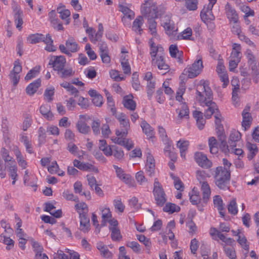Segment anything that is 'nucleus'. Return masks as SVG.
<instances>
[{
    "instance_id": "nucleus-1",
    "label": "nucleus",
    "mask_w": 259,
    "mask_h": 259,
    "mask_svg": "<svg viewBox=\"0 0 259 259\" xmlns=\"http://www.w3.org/2000/svg\"><path fill=\"white\" fill-rule=\"evenodd\" d=\"M205 106H207L208 108L204 112V116L206 118H210L213 114H214V116L215 118V131L216 134L220 141H222V145L224 146V150H226L227 148H225L226 145V135L225 134V131L224 126L222 124L223 120V117L220 114L218 106L214 102H212Z\"/></svg>"
},
{
    "instance_id": "nucleus-2",
    "label": "nucleus",
    "mask_w": 259,
    "mask_h": 259,
    "mask_svg": "<svg viewBox=\"0 0 259 259\" xmlns=\"http://www.w3.org/2000/svg\"><path fill=\"white\" fill-rule=\"evenodd\" d=\"M225 167L219 166L216 168L214 174V181L216 185L220 189H228V184L230 180V173L229 168L231 163L226 159H223Z\"/></svg>"
},
{
    "instance_id": "nucleus-3",
    "label": "nucleus",
    "mask_w": 259,
    "mask_h": 259,
    "mask_svg": "<svg viewBox=\"0 0 259 259\" xmlns=\"http://www.w3.org/2000/svg\"><path fill=\"white\" fill-rule=\"evenodd\" d=\"M204 68L202 57L198 56L193 63L188 65L180 76V79L183 82L188 78H193L199 75Z\"/></svg>"
},
{
    "instance_id": "nucleus-4",
    "label": "nucleus",
    "mask_w": 259,
    "mask_h": 259,
    "mask_svg": "<svg viewBox=\"0 0 259 259\" xmlns=\"http://www.w3.org/2000/svg\"><path fill=\"white\" fill-rule=\"evenodd\" d=\"M196 99L202 106H205L212 102V93L210 88L202 81L198 85Z\"/></svg>"
},
{
    "instance_id": "nucleus-5",
    "label": "nucleus",
    "mask_w": 259,
    "mask_h": 259,
    "mask_svg": "<svg viewBox=\"0 0 259 259\" xmlns=\"http://www.w3.org/2000/svg\"><path fill=\"white\" fill-rule=\"evenodd\" d=\"M141 12L146 18H157L158 16L157 7L153 0H144L141 5Z\"/></svg>"
},
{
    "instance_id": "nucleus-6",
    "label": "nucleus",
    "mask_w": 259,
    "mask_h": 259,
    "mask_svg": "<svg viewBox=\"0 0 259 259\" xmlns=\"http://www.w3.org/2000/svg\"><path fill=\"white\" fill-rule=\"evenodd\" d=\"M161 25L163 27L165 33L170 39H175L176 38L178 28L169 16H165L161 18Z\"/></svg>"
},
{
    "instance_id": "nucleus-7",
    "label": "nucleus",
    "mask_w": 259,
    "mask_h": 259,
    "mask_svg": "<svg viewBox=\"0 0 259 259\" xmlns=\"http://www.w3.org/2000/svg\"><path fill=\"white\" fill-rule=\"evenodd\" d=\"M153 194L157 204L162 206L166 201V196L162 186L157 179L154 183Z\"/></svg>"
},
{
    "instance_id": "nucleus-8",
    "label": "nucleus",
    "mask_w": 259,
    "mask_h": 259,
    "mask_svg": "<svg viewBox=\"0 0 259 259\" xmlns=\"http://www.w3.org/2000/svg\"><path fill=\"white\" fill-rule=\"evenodd\" d=\"M59 49L62 53L70 55V52H77L79 50V47L74 39L70 37L66 40V46L64 45H60Z\"/></svg>"
},
{
    "instance_id": "nucleus-9",
    "label": "nucleus",
    "mask_w": 259,
    "mask_h": 259,
    "mask_svg": "<svg viewBox=\"0 0 259 259\" xmlns=\"http://www.w3.org/2000/svg\"><path fill=\"white\" fill-rule=\"evenodd\" d=\"M113 167L115 169L117 177L120 180L130 187H134L135 186L134 180L130 175L126 174L122 168L117 165H114Z\"/></svg>"
},
{
    "instance_id": "nucleus-10",
    "label": "nucleus",
    "mask_w": 259,
    "mask_h": 259,
    "mask_svg": "<svg viewBox=\"0 0 259 259\" xmlns=\"http://www.w3.org/2000/svg\"><path fill=\"white\" fill-rule=\"evenodd\" d=\"M90 119V116L87 114L80 115L76 126L78 132L82 134H88L91 130L87 122Z\"/></svg>"
},
{
    "instance_id": "nucleus-11",
    "label": "nucleus",
    "mask_w": 259,
    "mask_h": 259,
    "mask_svg": "<svg viewBox=\"0 0 259 259\" xmlns=\"http://www.w3.org/2000/svg\"><path fill=\"white\" fill-rule=\"evenodd\" d=\"M232 25V31L233 33L238 35L240 40L244 41L247 45L252 47H255L254 44L243 33L241 32V29L240 24L238 22L230 23Z\"/></svg>"
},
{
    "instance_id": "nucleus-12",
    "label": "nucleus",
    "mask_w": 259,
    "mask_h": 259,
    "mask_svg": "<svg viewBox=\"0 0 259 259\" xmlns=\"http://www.w3.org/2000/svg\"><path fill=\"white\" fill-rule=\"evenodd\" d=\"M217 71L220 77L221 80L223 82V87L226 88L228 85L229 81L226 68L224 65V62L222 60H218L217 66Z\"/></svg>"
},
{
    "instance_id": "nucleus-13",
    "label": "nucleus",
    "mask_w": 259,
    "mask_h": 259,
    "mask_svg": "<svg viewBox=\"0 0 259 259\" xmlns=\"http://www.w3.org/2000/svg\"><path fill=\"white\" fill-rule=\"evenodd\" d=\"M128 60V53L125 48H122L121 50L120 61L124 73L127 74H130L131 72V66L129 64Z\"/></svg>"
},
{
    "instance_id": "nucleus-14",
    "label": "nucleus",
    "mask_w": 259,
    "mask_h": 259,
    "mask_svg": "<svg viewBox=\"0 0 259 259\" xmlns=\"http://www.w3.org/2000/svg\"><path fill=\"white\" fill-rule=\"evenodd\" d=\"M209 234L213 239L215 240H221L226 245H230L234 242V240L232 238L226 237L215 228H211L210 229Z\"/></svg>"
},
{
    "instance_id": "nucleus-15",
    "label": "nucleus",
    "mask_w": 259,
    "mask_h": 259,
    "mask_svg": "<svg viewBox=\"0 0 259 259\" xmlns=\"http://www.w3.org/2000/svg\"><path fill=\"white\" fill-rule=\"evenodd\" d=\"M151 64L160 70L167 71L169 69V66L166 63L165 54L161 55L160 53L158 56L152 58Z\"/></svg>"
},
{
    "instance_id": "nucleus-16",
    "label": "nucleus",
    "mask_w": 259,
    "mask_h": 259,
    "mask_svg": "<svg viewBox=\"0 0 259 259\" xmlns=\"http://www.w3.org/2000/svg\"><path fill=\"white\" fill-rule=\"evenodd\" d=\"M194 159L196 163L203 168H209L212 166L211 162L207 156L201 152H196L194 154Z\"/></svg>"
},
{
    "instance_id": "nucleus-17",
    "label": "nucleus",
    "mask_w": 259,
    "mask_h": 259,
    "mask_svg": "<svg viewBox=\"0 0 259 259\" xmlns=\"http://www.w3.org/2000/svg\"><path fill=\"white\" fill-rule=\"evenodd\" d=\"M66 63V59L63 56H52L49 62V64L52 65L54 69L58 72L61 71Z\"/></svg>"
},
{
    "instance_id": "nucleus-18",
    "label": "nucleus",
    "mask_w": 259,
    "mask_h": 259,
    "mask_svg": "<svg viewBox=\"0 0 259 259\" xmlns=\"http://www.w3.org/2000/svg\"><path fill=\"white\" fill-rule=\"evenodd\" d=\"M1 155L2 158L5 161V163L3 162L0 163V169L1 170H6V168L11 165L15 164V161L12 157L10 156L8 151L4 148H2L1 150Z\"/></svg>"
},
{
    "instance_id": "nucleus-19",
    "label": "nucleus",
    "mask_w": 259,
    "mask_h": 259,
    "mask_svg": "<svg viewBox=\"0 0 259 259\" xmlns=\"http://www.w3.org/2000/svg\"><path fill=\"white\" fill-rule=\"evenodd\" d=\"M213 8L204 6L200 13V17L201 20L206 24L208 25L214 20L212 10Z\"/></svg>"
},
{
    "instance_id": "nucleus-20",
    "label": "nucleus",
    "mask_w": 259,
    "mask_h": 259,
    "mask_svg": "<svg viewBox=\"0 0 259 259\" xmlns=\"http://www.w3.org/2000/svg\"><path fill=\"white\" fill-rule=\"evenodd\" d=\"M73 164L74 167H76L81 170L94 172L95 173H98L99 171L96 167L88 162H81L77 159H74L73 161Z\"/></svg>"
},
{
    "instance_id": "nucleus-21",
    "label": "nucleus",
    "mask_w": 259,
    "mask_h": 259,
    "mask_svg": "<svg viewBox=\"0 0 259 259\" xmlns=\"http://www.w3.org/2000/svg\"><path fill=\"white\" fill-rule=\"evenodd\" d=\"M231 232L234 236L237 237V241L241 247L245 250L248 251L249 245L244 235L243 229H238L236 231L232 230Z\"/></svg>"
},
{
    "instance_id": "nucleus-22",
    "label": "nucleus",
    "mask_w": 259,
    "mask_h": 259,
    "mask_svg": "<svg viewBox=\"0 0 259 259\" xmlns=\"http://www.w3.org/2000/svg\"><path fill=\"white\" fill-rule=\"evenodd\" d=\"M225 13L229 23L238 21V15L234 7L227 3L225 6Z\"/></svg>"
},
{
    "instance_id": "nucleus-23",
    "label": "nucleus",
    "mask_w": 259,
    "mask_h": 259,
    "mask_svg": "<svg viewBox=\"0 0 259 259\" xmlns=\"http://www.w3.org/2000/svg\"><path fill=\"white\" fill-rule=\"evenodd\" d=\"M249 107H247L243 110L242 113V121L241 125L244 131L250 127L252 121V118L249 113Z\"/></svg>"
},
{
    "instance_id": "nucleus-24",
    "label": "nucleus",
    "mask_w": 259,
    "mask_h": 259,
    "mask_svg": "<svg viewBox=\"0 0 259 259\" xmlns=\"http://www.w3.org/2000/svg\"><path fill=\"white\" fill-rule=\"evenodd\" d=\"M88 94L92 99L93 104L97 107H101L103 104V98L96 90L90 89Z\"/></svg>"
},
{
    "instance_id": "nucleus-25",
    "label": "nucleus",
    "mask_w": 259,
    "mask_h": 259,
    "mask_svg": "<svg viewBox=\"0 0 259 259\" xmlns=\"http://www.w3.org/2000/svg\"><path fill=\"white\" fill-rule=\"evenodd\" d=\"M145 169L147 172L150 176H152L155 169V161L153 155L150 153H146V162Z\"/></svg>"
},
{
    "instance_id": "nucleus-26",
    "label": "nucleus",
    "mask_w": 259,
    "mask_h": 259,
    "mask_svg": "<svg viewBox=\"0 0 259 259\" xmlns=\"http://www.w3.org/2000/svg\"><path fill=\"white\" fill-rule=\"evenodd\" d=\"M176 112L178 114L177 123H180L182 120L189 119V111L186 103H182L180 108L177 109Z\"/></svg>"
},
{
    "instance_id": "nucleus-27",
    "label": "nucleus",
    "mask_w": 259,
    "mask_h": 259,
    "mask_svg": "<svg viewBox=\"0 0 259 259\" xmlns=\"http://www.w3.org/2000/svg\"><path fill=\"white\" fill-rule=\"evenodd\" d=\"M140 126L143 133L146 136L148 139H151L154 137L155 132L154 128L145 120H142L140 123Z\"/></svg>"
},
{
    "instance_id": "nucleus-28",
    "label": "nucleus",
    "mask_w": 259,
    "mask_h": 259,
    "mask_svg": "<svg viewBox=\"0 0 259 259\" xmlns=\"http://www.w3.org/2000/svg\"><path fill=\"white\" fill-rule=\"evenodd\" d=\"M112 140L114 143L124 146L128 150L134 146L133 142L130 139H126V137L117 136L113 138Z\"/></svg>"
},
{
    "instance_id": "nucleus-29",
    "label": "nucleus",
    "mask_w": 259,
    "mask_h": 259,
    "mask_svg": "<svg viewBox=\"0 0 259 259\" xmlns=\"http://www.w3.org/2000/svg\"><path fill=\"white\" fill-rule=\"evenodd\" d=\"M189 146V142L184 139H181L177 141V147L179 149L181 157L186 159V153Z\"/></svg>"
},
{
    "instance_id": "nucleus-30",
    "label": "nucleus",
    "mask_w": 259,
    "mask_h": 259,
    "mask_svg": "<svg viewBox=\"0 0 259 259\" xmlns=\"http://www.w3.org/2000/svg\"><path fill=\"white\" fill-rule=\"evenodd\" d=\"M96 247L100 251V254L106 259H111L113 257V253L109 251L107 245L103 242L99 241L97 242Z\"/></svg>"
},
{
    "instance_id": "nucleus-31",
    "label": "nucleus",
    "mask_w": 259,
    "mask_h": 259,
    "mask_svg": "<svg viewBox=\"0 0 259 259\" xmlns=\"http://www.w3.org/2000/svg\"><path fill=\"white\" fill-rule=\"evenodd\" d=\"M57 12L60 14V18L65 21L66 24L70 23V12L65 9V7L62 4H60L57 9Z\"/></svg>"
},
{
    "instance_id": "nucleus-32",
    "label": "nucleus",
    "mask_w": 259,
    "mask_h": 259,
    "mask_svg": "<svg viewBox=\"0 0 259 259\" xmlns=\"http://www.w3.org/2000/svg\"><path fill=\"white\" fill-rule=\"evenodd\" d=\"M120 128L116 131V136L126 137L130 128L128 119L119 122Z\"/></svg>"
},
{
    "instance_id": "nucleus-33",
    "label": "nucleus",
    "mask_w": 259,
    "mask_h": 259,
    "mask_svg": "<svg viewBox=\"0 0 259 259\" xmlns=\"http://www.w3.org/2000/svg\"><path fill=\"white\" fill-rule=\"evenodd\" d=\"M165 147L164 148V155L169 157L171 160H176L177 158L176 154L171 151L172 149V142L169 140H166V141H164Z\"/></svg>"
},
{
    "instance_id": "nucleus-34",
    "label": "nucleus",
    "mask_w": 259,
    "mask_h": 259,
    "mask_svg": "<svg viewBox=\"0 0 259 259\" xmlns=\"http://www.w3.org/2000/svg\"><path fill=\"white\" fill-rule=\"evenodd\" d=\"M150 45V56L151 58H153L158 56V54L161 53V55L164 54L163 48L160 46H156L153 42L152 39L149 41Z\"/></svg>"
},
{
    "instance_id": "nucleus-35",
    "label": "nucleus",
    "mask_w": 259,
    "mask_h": 259,
    "mask_svg": "<svg viewBox=\"0 0 259 259\" xmlns=\"http://www.w3.org/2000/svg\"><path fill=\"white\" fill-rule=\"evenodd\" d=\"M119 11H121L124 15V16L122 18V21L123 23L125 24V21L127 19L132 20L134 18V12L126 7L125 6L123 5H119Z\"/></svg>"
},
{
    "instance_id": "nucleus-36",
    "label": "nucleus",
    "mask_w": 259,
    "mask_h": 259,
    "mask_svg": "<svg viewBox=\"0 0 259 259\" xmlns=\"http://www.w3.org/2000/svg\"><path fill=\"white\" fill-rule=\"evenodd\" d=\"M41 79H37L32 82L30 83L26 89L27 94L32 96L37 91L41 85Z\"/></svg>"
},
{
    "instance_id": "nucleus-37",
    "label": "nucleus",
    "mask_w": 259,
    "mask_h": 259,
    "mask_svg": "<svg viewBox=\"0 0 259 259\" xmlns=\"http://www.w3.org/2000/svg\"><path fill=\"white\" fill-rule=\"evenodd\" d=\"M79 229L84 232L87 233L90 229V224L89 218L85 215H81L79 217Z\"/></svg>"
},
{
    "instance_id": "nucleus-38",
    "label": "nucleus",
    "mask_w": 259,
    "mask_h": 259,
    "mask_svg": "<svg viewBox=\"0 0 259 259\" xmlns=\"http://www.w3.org/2000/svg\"><path fill=\"white\" fill-rule=\"evenodd\" d=\"M143 17L141 16H138L133 22L132 25L133 30L137 33L141 34L143 32L142 26L143 25Z\"/></svg>"
},
{
    "instance_id": "nucleus-39",
    "label": "nucleus",
    "mask_w": 259,
    "mask_h": 259,
    "mask_svg": "<svg viewBox=\"0 0 259 259\" xmlns=\"http://www.w3.org/2000/svg\"><path fill=\"white\" fill-rule=\"evenodd\" d=\"M14 19L16 28L20 30L22 28L23 12L20 9H16L14 11Z\"/></svg>"
},
{
    "instance_id": "nucleus-40",
    "label": "nucleus",
    "mask_w": 259,
    "mask_h": 259,
    "mask_svg": "<svg viewBox=\"0 0 259 259\" xmlns=\"http://www.w3.org/2000/svg\"><path fill=\"white\" fill-rule=\"evenodd\" d=\"M213 204L215 207L219 210L221 216H225L224 205L222 198L219 195H215L213 199Z\"/></svg>"
},
{
    "instance_id": "nucleus-41",
    "label": "nucleus",
    "mask_w": 259,
    "mask_h": 259,
    "mask_svg": "<svg viewBox=\"0 0 259 259\" xmlns=\"http://www.w3.org/2000/svg\"><path fill=\"white\" fill-rule=\"evenodd\" d=\"M40 112L44 117L48 120H53L54 115L51 112V107L48 105H42L40 107Z\"/></svg>"
},
{
    "instance_id": "nucleus-42",
    "label": "nucleus",
    "mask_w": 259,
    "mask_h": 259,
    "mask_svg": "<svg viewBox=\"0 0 259 259\" xmlns=\"http://www.w3.org/2000/svg\"><path fill=\"white\" fill-rule=\"evenodd\" d=\"M241 138V133L235 130H233L231 131L229 139V143L230 144V146H236V143L239 141Z\"/></svg>"
},
{
    "instance_id": "nucleus-43",
    "label": "nucleus",
    "mask_w": 259,
    "mask_h": 259,
    "mask_svg": "<svg viewBox=\"0 0 259 259\" xmlns=\"http://www.w3.org/2000/svg\"><path fill=\"white\" fill-rule=\"evenodd\" d=\"M208 144L210 152L212 154H215L219 151V144L217 140L214 137H210L208 139Z\"/></svg>"
},
{
    "instance_id": "nucleus-44",
    "label": "nucleus",
    "mask_w": 259,
    "mask_h": 259,
    "mask_svg": "<svg viewBox=\"0 0 259 259\" xmlns=\"http://www.w3.org/2000/svg\"><path fill=\"white\" fill-rule=\"evenodd\" d=\"M102 213V225H105L107 221L112 218V213L110 209L107 206H103L100 208Z\"/></svg>"
},
{
    "instance_id": "nucleus-45",
    "label": "nucleus",
    "mask_w": 259,
    "mask_h": 259,
    "mask_svg": "<svg viewBox=\"0 0 259 259\" xmlns=\"http://www.w3.org/2000/svg\"><path fill=\"white\" fill-rule=\"evenodd\" d=\"M123 104L126 108L131 110H134L136 107V104L133 100L132 95L125 96L123 98Z\"/></svg>"
},
{
    "instance_id": "nucleus-46",
    "label": "nucleus",
    "mask_w": 259,
    "mask_h": 259,
    "mask_svg": "<svg viewBox=\"0 0 259 259\" xmlns=\"http://www.w3.org/2000/svg\"><path fill=\"white\" fill-rule=\"evenodd\" d=\"M192 30L190 27H187L178 35H176L175 39H192Z\"/></svg>"
},
{
    "instance_id": "nucleus-47",
    "label": "nucleus",
    "mask_w": 259,
    "mask_h": 259,
    "mask_svg": "<svg viewBox=\"0 0 259 259\" xmlns=\"http://www.w3.org/2000/svg\"><path fill=\"white\" fill-rule=\"evenodd\" d=\"M190 200L192 204H197L200 201L199 192L197 189L193 188L189 193Z\"/></svg>"
},
{
    "instance_id": "nucleus-48",
    "label": "nucleus",
    "mask_w": 259,
    "mask_h": 259,
    "mask_svg": "<svg viewBox=\"0 0 259 259\" xmlns=\"http://www.w3.org/2000/svg\"><path fill=\"white\" fill-rule=\"evenodd\" d=\"M46 36L41 34H33L29 35L27 38V40L28 42L34 44L38 43L40 41H44V39H45Z\"/></svg>"
},
{
    "instance_id": "nucleus-49",
    "label": "nucleus",
    "mask_w": 259,
    "mask_h": 259,
    "mask_svg": "<svg viewBox=\"0 0 259 259\" xmlns=\"http://www.w3.org/2000/svg\"><path fill=\"white\" fill-rule=\"evenodd\" d=\"M221 141V144H220V148L225 153L231 152L234 153L235 155H238L239 156H243V151L242 149L240 148H229V146L227 145V143H226L227 146H225V148H227L226 149V150H224L223 149L224 148V146L222 145V141Z\"/></svg>"
},
{
    "instance_id": "nucleus-50",
    "label": "nucleus",
    "mask_w": 259,
    "mask_h": 259,
    "mask_svg": "<svg viewBox=\"0 0 259 259\" xmlns=\"http://www.w3.org/2000/svg\"><path fill=\"white\" fill-rule=\"evenodd\" d=\"M246 147L249 151L248 158L250 160L252 159L258 152L257 146L254 144L248 142L246 144Z\"/></svg>"
},
{
    "instance_id": "nucleus-51",
    "label": "nucleus",
    "mask_w": 259,
    "mask_h": 259,
    "mask_svg": "<svg viewBox=\"0 0 259 259\" xmlns=\"http://www.w3.org/2000/svg\"><path fill=\"white\" fill-rule=\"evenodd\" d=\"M75 208L78 213L79 215V217H80L81 215H85V213L88 211V205L83 202H78L75 205Z\"/></svg>"
},
{
    "instance_id": "nucleus-52",
    "label": "nucleus",
    "mask_w": 259,
    "mask_h": 259,
    "mask_svg": "<svg viewBox=\"0 0 259 259\" xmlns=\"http://www.w3.org/2000/svg\"><path fill=\"white\" fill-rule=\"evenodd\" d=\"M46 44L45 50L48 52H54L56 50V47L53 45V40L50 34H48L46 35V37L44 39V41Z\"/></svg>"
},
{
    "instance_id": "nucleus-53",
    "label": "nucleus",
    "mask_w": 259,
    "mask_h": 259,
    "mask_svg": "<svg viewBox=\"0 0 259 259\" xmlns=\"http://www.w3.org/2000/svg\"><path fill=\"white\" fill-rule=\"evenodd\" d=\"M201 190L203 192V199L206 202L210 195V189L209 186L206 182H202L201 184Z\"/></svg>"
},
{
    "instance_id": "nucleus-54",
    "label": "nucleus",
    "mask_w": 259,
    "mask_h": 259,
    "mask_svg": "<svg viewBox=\"0 0 259 259\" xmlns=\"http://www.w3.org/2000/svg\"><path fill=\"white\" fill-rule=\"evenodd\" d=\"M23 179L25 185L31 186L34 185L35 177L31 173L29 174L28 170H25Z\"/></svg>"
},
{
    "instance_id": "nucleus-55",
    "label": "nucleus",
    "mask_w": 259,
    "mask_h": 259,
    "mask_svg": "<svg viewBox=\"0 0 259 259\" xmlns=\"http://www.w3.org/2000/svg\"><path fill=\"white\" fill-rule=\"evenodd\" d=\"M40 70V66H36L34 67L27 73L25 77V80L28 81L36 77L39 74Z\"/></svg>"
},
{
    "instance_id": "nucleus-56",
    "label": "nucleus",
    "mask_w": 259,
    "mask_h": 259,
    "mask_svg": "<svg viewBox=\"0 0 259 259\" xmlns=\"http://www.w3.org/2000/svg\"><path fill=\"white\" fill-rule=\"evenodd\" d=\"M148 19V26L150 33L155 36L157 34V23L154 20L155 18H147Z\"/></svg>"
},
{
    "instance_id": "nucleus-57",
    "label": "nucleus",
    "mask_w": 259,
    "mask_h": 259,
    "mask_svg": "<svg viewBox=\"0 0 259 259\" xmlns=\"http://www.w3.org/2000/svg\"><path fill=\"white\" fill-rule=\"evenodd\" d=\"M241 46L238 44H234L233 45L232 51L230 57L234 59H241Z\"/></svg>"
},
{
    "instance_id": "nucleus-58",
    "label": "nucleus",
    "mask_w": 259,
    "mask_h": 259,
    "mask_svg": "<svg viewBox=\"0 0 259 259\" xmlns=\"http://www.w3.org/2000/svg\"><path fill=\"white\" fill-rule=\"evenodd\" d=\"M14 153L19 165L23 169H25L27 167V164L26 161L24 159L21 152L19 149H16Z\"/></svg>"
},
{
    "instance_id": "nucleus-59",
    "label": "nucleus",
    "mask_w": 259,
    "mask_h": 259,
    "mask_svg": "<svg viewBox=\"0 0 259 259\" xmlns=\"http://www.w3.org/2000/svg\"><path fill=\"white\" fill-rule=\"evenodd\" d=\"M170 176L174 180V184L175 188L179 191H183L184 186L181 180L172 173L170 174Z\"/></svg>"
},
{
    "instance_id": "nucleus-60",
    "label": "nucleus",
    "mask_w": 259,
    "mask_h": 259,
    "mask_svg": "<svg viewBox=\"0 0 259 259\" xmlns=\"http://www.w3.org/2000/svg\"><path fill=\"white\" fill-rule=\"evenodd\" d=\"M163 211L169 213H172L175 212H179L180 210V207L171 203H167L163 208Z\"/></svg>"
},
{
    "instance_id": "nucleus-61",
    "label": "nucleus",
    "mask_w": 259,
    "mask_h": 259,
    "mask_svg": "<svg viewBox=\"0 0 259 259\" xmlns=\"http://www.w3.org/2000/svg\"><path fill=\"white\" fill-rule=\"evenodd\" d=\"M0 242L7 245V249L10 250L14 246V242L10 237L5 236L3 234L0 235Z\"/></svg>"
},
{
    "instance_id": "nucleus-62",
    "label": "nucleus",
    "mask_w": 259,
    "mask_h": 259,
    "mask_svg": "<svg viewBox=\"0 0 259 259\" xmlns=\"http://www.w3.org/2000/svg\"><path fill=\"white\" fill-rule=\"evenodd\" d=\"M55 93L54 87L51 86L47 88L44 92V98L48 102H50L53 100V96Z\"/></svg>"
},
{
    "instance_id": "nucleus-63",
    "label": "nucleus",
    "mask_w": 259,
    "mask_h": 259,
    "mask_svg": "<svg viewBox=\"0 0 259 259\" xmlns=\"http://www.w3.org/2000/svg\"><path fill=\"white\" fill-rule=\"evenodd\" d=\"M9 169V171L10 172V176L11 178L13 180L12 182V184L14 185L16 183V181L17 180L18 175L17 173V167L15 164L11 165L8 167Z\"/></svg>"
},
{
    "instance_id": "nucleus-64",
    "label": "nucleus",
    "mask_w": 259,
    "mask_h": 259,
    "mask_svg": "<svg viewBox=\"0 0 259 259\" xmlns=\"http://www.w3.org/2000/svg\"><path fill=\"white\" fill-rule=\"evenodd\" d=\"M240 10L245 14L244 18L246 19L248 17L253 16L254 12L248 6L242 5L240 6Z\"/></svg>"
}]
</instances>
